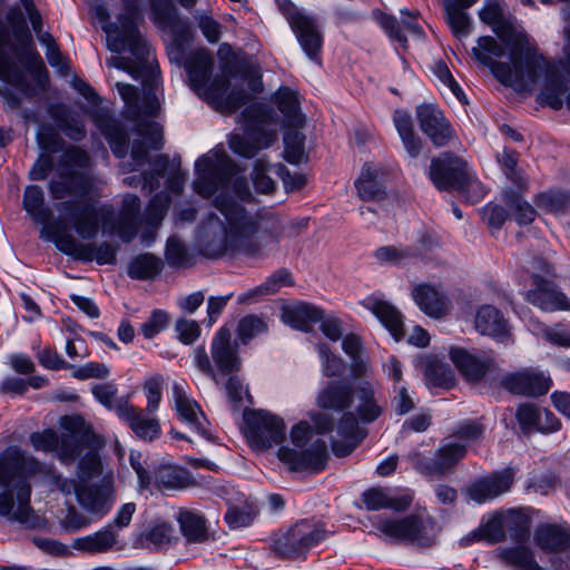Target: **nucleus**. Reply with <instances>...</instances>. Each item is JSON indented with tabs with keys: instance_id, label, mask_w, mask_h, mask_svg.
Returning a JSON list of instances; mask_svg holds the SVG:
<instances>
[{
	"instance_id": "nucleus-37",
	"label": "nucleus",
	"mask_w": 570,
	"mask_h": 570,
	"mask_svg": "<svg viewBox=\"0 0 570 570\" xmlns=\"http://www.w3.org/2000/svg\"><path fill=\"white\" fill-rule=\"evenodd\" d=\"M176 520L180 532L188 543H203L207 541L209 533L205 517L195 510L180 509Z\"/></svg>"
},
{
	"instance_id": "nucleus-29",
	"label": "nucleus",
	"mask_w": 570,
	"mask_h": 570,
	"mask_svg": "<svg viewBox=\"0 0 570 570\" xmlns=\"http://www.w3.org/2000/svg\"><path fill=\"white\" fill-rule=\"evenodd\" d=\"M386 171L377 165L365 164L355 181L358 196L363 200H382L385 191Z\"/></svg>"
},
{
	"instance_id": "nucleus-36",
	"label": "nucleus",
	"mask_w": 570,
	"mask_h": 570,
	"mask_svg": "<svg viewBox=\"0 0 570 570\" xmlns=\"http://www.w3.org/2000/svg\"><path fill=\"white\" fill-rule=\"evenodd\" d=\"M324 312L315 305L301 302L283 309L284 323L293 328L308 332L313 324L323 320Z\"/></svg>"
},
{
	"instance_id": "nucleus-62",
	"label": "nucleus",
	"mask_w": 570,
	"mask_h": 570,
	"mask_svg": "<svg viewBox=\"0 0 570 570\" xmlns=\"http://www.w3.org/2000/svg\"><path fill=\"white\" fill-rule=\"evenodd\" d=\"M504 200L509 208L513 210L514 218L519 224L527 225L534 220V208L529 203L522 200L518 195L505 194Z\"/></svg>"
},
{
	"instance_id": "nucleus-57",
	"label": "nucleus",
	"mask_w": 570,
	"mask_h": 570,
	"mask_svg": "<svg viewBox=\"0 0 570 570\" xmlns=\"http://www.w3.org/2000/svg\"><path fill=\"white\" fill-rule=\"evenodd\" d=\"M267 331V324L257 315L244 316L237 326V336L243 344H247L255 336Z\"/></svg>"
},
{
	"instance_id": "nucleus-45",
	"label": "nucleus",
	"mask_w": 570,
	"mask_h": 570,
	"mask_svg": "<svg viewBox=\"0 0 570 570\" xmlns=\"http://www.w3.org/2000/svg\"><path fill=\"white\" fill-rule=\"evenodd\" d=\"M301 129L302 128L285 127L283 136V157L292 165L305 164L308 160V154L305 148L306 137Z\"/></svg>"
},
{
	"instance_id": "nucleus-4",
	"label": "nucleus",
	"mask_w": 570,
	"mask_h": 570,
	"mask_svg": "<svg viewBox=\"0 0 570 570\" xmlns=\"http://www.w3.org/2000/svg\"><path fill=\"white\" fill-rule=\"evenodd\" d=\"M42 464L17 446L0 456V517L9 522L33 525L29 479L42 472Z\"/></svg>"
},
{
	"instance_id": "nucleus-25",
	"label": "nucleus",
	"mask_w": 570,
	"mask_h": 570,
	"mask_svg": "<svg viewBox=\"0 0 570 570\" xmlns=\"http://www.w3.org/2000/svg\"><path fill=\"white\" fill-rule=\"evenodd\" d=\"M376 528L386 537L395 540L410 541L421 546L431 543L425 525L416 515H407L400 520H380Z\"/></svg>"
},
{
	"instance_id": "nucleus-31",
	"label": "nucleus",
	"mask_w": 570,
	"mask_h": 570,
	"mask_svg": "<svg viewBox=\"0 0 570 570\" xmlns=\"http://www.w3.org/2000/svg\"><path fill=\"white\" fill-rule=\"evenodd\" d=\"M362 304L380 320L396 340L403 336V316L395 306L374 295L364 298Z\"/></svg>"
},
{
	"instance_id": "nucleus-28",
	"label": "nucleus",
	"mask_w": 570,
	"mask_h": 570,
	"mask_svg": "<svg viewBox=\"0 0 570 570\" xmlns=\"http://www.w3.org/2000/svg\"><path fill=\"white\" fill-rule=\"evenodd\" d=\"M358 416L354 412L345 411L338 423L337 434L343 441L335 440L333 442V452L337 456H345L350 454L358 443L364 439L365 433L360 428Z\"/></svg>"
},
{
	"instance_id": "nucleus-7",
	"label": "nucleus",
	"mask_w": 570,
	"mask_h": 570,
	"mask_svg": "<svg viewBox=\"0 0 570 570\" xmlns=\"http://www.w3.org/2000/svg\"><path fill=\"white\" fill-rule=\"evenodd\" d=\"M185 68L190 87L203 99L210 104L223 105L230 111L244 104L246 98L244 91L228 92L229 79L227 76L219 75L209 81L214 68V57L209 50L202 48L191 51L186 58Z\"/></svg>"
},
{
	"instance_id": "nucleus-17",
	"label": "nucleus",
	"mask_w": 570,
	"mask_h": 570,
	"mask_svg": "<svg viewBox=\"0 0 570 570\" xmlns=\"http://www.w3.org/2000/svg\"><path fill=\"white\" fill-rule=\"evenodd\" d=\"M55 239L58 249L75 259L82 262L96 261L99 265L116 263L118 247L108 242L82 244L76 240L67 230L63 235H57Z\"/></svg>"
},
{
	"instance_id": "nucleus-40",
	"label": "nucleus",
	"mask_w": 570,
	"mask_h": 570,
	"mask_svg": "<svg viewBox=\"0 0 570 570\" xmlns=\"http://www.w3.org/2000/svg\"><path fill=\"white\" fill-rule=\"evenodd\" d=\"M149 6L151 19L156 24L169 28L178 36L187 32L188 24L179 19L171 0H149Z\"/></svg>"
},
{
	"instance_id": "nucleus-15",
	"label": "nucleus",
	"mask_w": 570,
	"mask_h": 570,
	"mask_svg": "<svg viewBox=\"0 0 570 570\" xmlns=\"http://www.w3.org/2000/svg\"><path fill=\"white\" fill-rule=\"evenodd\" d=\"M23 209L31 216L36 224L42 225L40 237L53 242L57 235H63L68 228V225L72 226V222H65L60 214V223H52V213L49 207L45 205V194L40 186L30 185L27 186L23 191L22 199Z\"/></svg>"
},
{
	"instance_id": "nucleus-42",
	"label": "nucleus",
	"mask_w": 570,
	"mask_h": 570,
	"mask_svg": "<svg viewBox=\"0 0 570 570\" xmlns=\"http://www.w3.org/2000/svg\"><path fill=\"white\" fill-rule=\"evenodd\" d=\"M306 56L320 62L323 38L315 20L308 17L292 29Z\"/></svg>"
},
{
	"instance_id": "nucleus-56",
	"label": "nucleus",
	"mask_w": 570,
	"mask_h": 570,
	"mask_svg": "<svg viewBox=\"0 0 570 570\" xmlns=\"http://www.w3.org/2000/svg\"><path fill=\"white\" fill-rule=\"evenodd\" d=\"M95 397L107 409L114 411L118 415V406L128 405V400L117 397V387L111 383L97 384L92 387Z\"/></svg>"
},
{
	"instance_id": "nucleus-35",
	"label": "nucleus",
	"mask_w": 570,
	"mask_h": 570,
	"mask_svg": "<svg viewBox=\"0 0 570 570\" xmlns=\"http://www.w3.org/2000/svg\"><path fill=\"white\" fill-rule=\"evenodd\" d=\"M95 124L109 142L114 155L118 158L126 157L129 137L120 124L106 114H98Z\"/></svg>"
},
{
	"instance_id": "nucleus-32",
	"label": "nucleus",
	"mask_w": 570,
	"mask_h": 570,
	"mask_svg": "<svg viewBox=\"0 0 570 570\" xmlns=\"http://www.w3.org/2000/svg\"><path fill=\"white\" fill-rule=\"evenodd\" d=\"M401 22H399L395 17L389 14H382L379 21L385 32L405 48L407 43L405 31L416 37H421L423 36V30L417 22L419 11L410 12L404 9L401 10Z\"/></svg>"
},
{
	"instance_id": "nucleus-1",
	"label": "nucleus",
	"mask_w": 570,
	"mask_h": 570,
	"mask_svg": "<svg viewBox=\"0 0 570 570\" xmlns=\"http://www.w3.org/2000/svg\"><path fill=\"white\" fill-rule=\"evenodd\" d=\"M195 191L204 198L216 196L214 206L225 218L223 226L217 217H209L199 239L203 255L217 258L230 249L261 256L263 248L256 239L258 230L273 243L286 235V223L281 215L268 209L252 214L230 196L233 193L246 200L252 193L246 177L223 147L217 146L200 156L195 163Z\"/></svg>"
},
{
	"instance_id": "nucleus-21",
	"label": "nucleus",
	"mask_w": 570,
	"mask_h": 570,
	"mask_svg": "<svg viewBox=\"0 0 570 570\" xmlns=\"http://www.w3.org/2000/svg\"><path fill=\"white\" fill-rule=\"evenodd\" d=\"M416 118L421 130L436 147L445 146L455 135L440 108L433 104H423L416 108Z\"/></svg>"
},
{
	"instance_id": "nucleus-64",
	"label": "nucleus",
	"mask_w": 570,
	"mask_h": 570,
	"mask_svg": "<svg viewBox=\"0 0 570 570\" xmlns=\"http://www.w3.org/2000/svg\"><path fill=\"white\" fill-rule=\"evenodd\" d=\"M170 198L167 194L160 193L155 195L146 208V220L153 226L161 223L168 212Z\"/></svg>"
},
{
	"instance_id": "nucleus-52",
	"label": "nucleus",
	"mask_w": 570,
	"mask_h": 570,
	"mask_svg": "<svg viewBox=\"0 0 570 570\" xmlns=\"http://www.w3.org/2000/svg\"><path fill=\"white\" fill-rule=\"evenodd\" d=\"M471 540H484L490 544L501 542L505 539L502 514L493 515L485 524L471 533ZM470 540V538H466Z\"/></svg>"
},
{
	"instance_id": "nucleus-38",
	"label": "nucleus",
	"mask_w": 570,
	"mask_h": 570,
	"mask_svg": "<svg viewBox=\"0 0 570 570\" xmlns=\"http://www.w3.org/2000/svg\"><path fill=\"white\" fill-rule=\"evenodd\" d=\"M355 396L357 400L356 415L363 423H372L383 413L375 396V387L370 381H361L355 386Z\"/></svg>"
},
{
	"instance_id": "nucleus-53",
	"label": "nucleus",
	"mask_w": 570,
	"mask_h": 570,
	"mask_svg": "<svg viewBox=\"0 0 570 570\" xmlns=\"http://www.w3.org/2000/svg\"><path fill=\"white\" fill-rule=\"evenodd\" d=\"M498 161L505 177L519 189L525 188L527 179L523 171L518 168V155L513 150L504 149L498 155Z\"/></svg>"
},
{
	"instance_id": "nucleus-5",
	"label": "nucleus",
	"mask_w": 570,
	"mask_h": 570,
	"mask_svg": "<svg viewBox=\"0 0 570 570\" xmlns=\"http://www.w3.org/2000/svg\"><path fill=\"white\" fill-rule=\"evenodd\" d=\"M157 86L158 83L153 87L144 86L147 92L140 105L138 89L135 86L125 82L116 83V88L128 108L130 118L137 121L135 132L138 138L134 140L130 153L132 163H121L120 166L124 173L136 170L137 167L144 165L149 149L157 150L163 147L161 126L154 120L145 119V117L156 116L159 109V101L151 92Z\"/></svg>"
},
{
	"instance_id": "nucleus-9",
	"label": "nucleus",
	"mask_w": 570,
	"mask_h": 570,
	"mask_svg": "<svg viewBox=\"0 0 570 570\" xmlns=\"http://www.w3.org/2000/svg\"><path fill=\"white\" fill-rule=\"evenodd\" d=\"M62 428L72 430L76 435L65 438L61 462L71 464L86 450L78 463V478L88 481L101 474V461L99 450L104 446L102 440L94 432L91 425L79 415L65 416Z\"/></svg>"
},
{
	"instance_id": "nucleus-46",
	"label": "nucleus",
	"mask_w": 570,
	"mask_h": 570,
	"mask_svg": "<svg viewBox=\"0 0 570 570\" xmlns=\"http://www.w3.org/2000/svg\"><path fill=\"white\" fill-rule=\"evenodd\" d=\"M534 541L543 550L561 551L568 548L570 538L563 528L556 524H543L535 530Z\"/></svg>"
},
{
	"instance_id": "nucleus-48",
	"label": "nucleus",
	"mask_w": 570,
	"mask_h": 570,
	"mask_svg": "<svg viewBox=\"0 0 570 570\" xmlns=\"http://www.w3.org/2000/svg\"><path fill=\"white\" fill-rule=\"evenodd\" d=\"M499 558L518 570H544L534 560L532 551L523 546L499 548Z\"/></svg>"
},
{
	"instance_id": "nucleus-59",
	"label": "nucleus",
	"mask_w": 570,
	"mask_h": 570,
	"mask_svg": "<svg viewBox=\"0 0 570 570\" xmlns=\"http://www.w3.org/2000/svg\"><path fill=\"white\" fill-rule=\"evenodd\" d=\"M6 20L11 28L13 38L18 42L23 43L30 40V33L24 14L18 6H13L8 10Z\"/></svg>"
},
{
	"instance_id": "nucleus-27",
	"label": "nucleus",
	"mask_w": 570,
	"mask_h": 570,
	"mask_svg": "<svg viewBox=\"0 0 570 570\" xmlns=\"http://www.w3.org/2000/svg\"><path fill=\"white\" fill-rule=\"evenodd\" d=\"M173 397L179 417L189 424L198 434L209 439L210 434L202 422V420H205L204 413L199 404L187 394L183 384L177 382L173 384Z\"/></svg>"
},
{
	"instance_id": "nucleus-13",
	"label": "nucleus",
	"mask_w": 570,
	"mask_h": 570,
	"mask_svg": "<svg viewBox=\"0 0 570 570\" xmlns=\"http://www.w3.org/2000/svg\"><path fill=\"white\" fill-rule=\"evenodd\" d=\"M245 420L246 438L254 451L264 452L283 442L285 424L277 415L258 410L246 414Z\"/></svg>"
},
{
	"instance_id": "nucleus-44",
	"label": "nucleus",
	"mask_w": 570,
	"mask_h": 570,
	"mask_svg": "<svg viewBox=\"0 0 570 570\" xmlns=\"http://www.w3.org/2000/svg\"><path fill=\"white\" fill-rule=\"evenodd\" d=\"M164 268L163 261L150 253L134 257L127 267V274L132 279L153 281L159 276Z\"/></svg>"
},
{
	"instance_id": "nucleus-47",
	"label": "nucleus",
	"mask_w": 570,
	"mask_h": 570,
	"mask_svg": "<svg viewBox=\"0 0 570 570\" xmlns=\"http://www.w3.org/2000/svg\"><path fill=\"white\" fill-rule=\"evenodd\" d=\"M76 435L72 430H66L61 435L53 430H45L42 432H33L30 434V443L37 451L57 452L58 459L61 461L65 438Z\"/></svg>"
},
{
	"instance_id": "nucleus-19",
	"label": "nucleus",
	"mask_w": 570,
	"mask_h": 570,
	"mask_svg": "<svg viewBox=\"0 0 570 570\" xmlns=\"http://www.w3.org/2000/svg\"><path fill=\"white\" fill-rule=\"evenodd\" d=\"M523 296L546 312L570 311V299L550 279L540 275L532 276L531 288Z\"/></svg>"
},
{
	"instance_id": "nucleus-14",
	"label": "nucleus",
	"mask_w": 570,
	"mask_h": 570,
	"mask_svg": "<svg viewBox=\"0 0 570 570\" xmlns=\"http://www.w3.org/2000/svg\"><path fill=\"white\" fill-rule=\"evenodd\" d=\"M465 454V445L446 442L442 443L433 455L415 450L409 453L407 460L421 474L443 476L451 473Z\"/></svg>"
},
{
	"instance_id": "nucleus-11",
	"label": "nucleus",
	"mask_w": 570,
	"mask_h": 570,
	"mask_svg": "<svg viewBox=\"0 0 570 570\" xmlns=\"http://www.w3.org/2000/svg\"><path fill=\"white\" fill-rule=\"evenodd\" d=\"M210 355L204 346L194 350L193 361L199 372L210 377L216 385L222 383V374L239 372L242 360L238 355L237 343L232 342V332L228 327H220L214 335L210 344Z\"/></svg>"
},
{
	"instance_id": "nucleus-12",
	"label": "nucleus",
	"mask_w": 570,
	"mask_h": 570,
	"mask_svg": "<svg viewBox=\"0 0 570 570\" xmlns=\"http://www.w3.org/2000/svg\"><path fill=\"white\" fill-rule=\"evenodd\" d=\"M325 537L326 530L321 522L302 520L276 535L273 550L281 558H305Z\"/></svg>"
},
{
	"instance_id": "nucleus-22",
	"label": "nucleus",
	"mask_w": 570,
	"mask_h": 570,
	"mask_svg": "<svg viewBox=\"0 0 570 570\" xmlns=\"http://www.w3.org/2000/svg\"><path fill=\"white\" fill-rule=\"evenodd\" d=\"M514 481V470L505 468L501 471L490 473L472 482L466 490L471 500L476 503H484L508 492Z\"/></svg>"
},
{
	"instance_id": "nucleus-33",
	"label": "nucleus",
	"mask_w": 570,
	"mask_h": 570,
	"mask_svg": "<svg viewBox=\"0 0 570 570\" xmlns=\"http://www.w3.org/2000/svg\"><path fill=\"white\" fill-rule=\"evenodd\" d=\"M355 389L344 381H332L322 389L316 397V404L325 410L345 411L351 407Z\"/></svg>"
},
{
	"instance_id": "nucleus-58",
	"label": "nucleus",
	"mask_w": 570,
	"mask_h": 570,
	"mask_svg": "<svg viewBox=\"0 0 570 570\" xmlns=\"http://www.w3.org/2000/svg\"><path fill=\"white\" fill-rule=\"evenodd\" d=\"M448 23L458 39L465 38L470 33V20L468 14L456 6L446 3Z\"/></svg>"
},
{
	"instance_id": "nucleus-30",
	"label": "nucleus",
	"mask_w": 570,
	"mask_h": 570,
	"mask_svg": "<svg viewBox=\"0 0 570 570\" xmlns=\"http://www.w3.org/2000/svg\"><path fill=\"white\" fill-rule=\"evenodd\" d=\"M413 497L410 493L394 494L386 488H371L363 492L362 501L370 511L392 509L405 511L412 503Z\"/></svg>"
},
{
	"instance_id": "nucleus-8",
	"label": "nucleus",
	"mask_w": 570,
	"mask_h": 570,
	"mask_svg": "<svg viewBox=\"0 0 570 570\" xmlns=\"http://www.w3.org/2000/svg\"><path fill=\"white\" fill-rule=\"evenodd\" d=\"M243 134H232L229 148L245 158H254L278 139V117L267 105L252 104L243 111Z\"/></svg>"
},
{
	"instance_id": "nucleus-10",
	"label": "nucleus",
	"mask_w": 570,
	"mask_h": 570,
	"mask_svg": "<svg viewBox=\"0 0 570 570\" xmlns=\"http://www.w3.org/2000/svg\"><path fill=\"white\" fill-rule=\"evenodd\" d=\"M312 434L311 425L301 421L291 431L294 448H279L277 456L288 465L289 470L318 472L325 468L327 461L326 442L321 439L311 441Z\"/></svg>"
},
{
	"instance_id": "nucleus-50",
	"label": "nucleus",
	"mask_w": 570,
	"mask_h": 570,
	"mask_svg": "<svg viewBox=\"0 0 570 570\" xmlns=\"http://www.w3.org/2000/svg\"><path fill=\"white\" fill-rule=\"evenodd\" d=\"M502 514L505 537L509 535L517 542L525 541L530 535V520L518 511H509Z\"/></svg>"
},
{
	"instance_id": "nucleus-61",
	"label": "nucleus",
	"mask_w": 570,
	"mask_h": 570,
	"mask_svg": "<svg viewBox=\"0 0 570 570\" xmlns=\"http://www.w3.org/2000/svg\"><path fill=\"white\" fill-rule=\"evenodd\" d=\"M164 384L165 380L160 374L150 376L144 383L142 390L147 399L146 409L149 413H155L158 410L163 396Z\"/></svg>"
},
{
	"instance_id": "nucleus-54",
	"label": "nucleus",
	"mask_w": 570,
	"mask_h": 570,
	"mask_svg": "<svg viewBox=\"0 0 570 570\" xmlns=\"http://www.w3.org/2000/svg\"><path fill=\"white\" fill-rule=\"evenodd\" d=\"M124 10L117 17L116 23H120L127 31L129 39L137 41V20L141 17L140 0H122Z\"/></svg>"
},
{
	"instance_id": "nucleus-41",
	"label": "nucleus",
	"mask_w": 570,
	"mask_h": 570,
	"mask_svg": "<svg viewBox=\"0 0 570 570\" xmlns=\"http://www.w3.org/2000/svg\"><path fill=\"white\" fill-rule=\"evenodd\" d=\"M116 543L117 533L111 525H107L92 534L76 538L71 547L78 551L97 554L111 550Z\"/></svg>"
},
{
	"instance_id": "nucleus-51",
	"label": "nucleus",
	"mask_w": 570,
	"mask_h": 570,
	"mask_svg": "<svg viewBox=\"0 0 570 570\" xmlns=\"http://www.w3.org/2000/svg\"><path fill=\"white\" fill-rule=\"evenodd\" d=\"M165 258L167 264L173 268L189 267L193 265L186 245L177 236H170L167 239Z\"/></svg>"
},
{
	"instance_id": "nucleus-20",
	"label": "nucleus",
	"mask_w": 570,
	"mask_h": 570,
	"mask_svg": "<svg viewBox=\"0 0 570 570\" xmlns=\"http://www.w3.org/2000/svg\"><path fill=\"white\" fill-rule=\"evenodd\" d=\"M118 417L136 438L146 442L157 440L161 434L160 421L155 413H149L147 409H140L131 403L118 406Z\"/></svg>"
},
{
	"instance_id": "nucleus-39",
	"label": "nucleus",
	"mask_w": 570,
	"mask_h": 570,
	"mask_svg": "<svg viewBox=\"0 0 570 570\" xmlns=\"http://www.w3.org/2000/svg\"><path fill=\"white\" fill-rule=\"evenodd\" d=\"M274 102L284 116L285 127L304 128L306 118L301 112L297 94L288 87H281L274 95Z\"/></svg>"
},
{
	"instance_id": "nucleus-43",
	"label": "nucleus",
	"mask_w": 570,
	"mask_h": 570,
	"mask_svg": "<svg viewBox=\"0 0 570 570\" xmlns=\"http://www.w3.org/2000/svg\"><path fill=\"white\" fill-rule=\"evenodd\" d=\"M155 485L159 490H184L196 485V481L189 471L165 465L154 473Z\"/></svg>"
},
{
	"instance_id": "nucleus-24",
	"label": "nucleus",
	"mask_w": 570,
	"mask_h": 570,
	"mask_svg": "<svg viewBox=\"0 0 570 570\" xmlns=\"http://www.w3.org/2000/svg\"><path fill=\"white\" fill-rule=\"evenodd\" d=\"M450 357L462 376L469 382H479L499 370L492 357L484 354H473L464 348H452Z\"/></svg>"
},
{
	"instance_id": "nucleus-49",
	"label": "nucleus",
	"mask_w": 570,
	"mask_h": 570,
	"mask_svg": "<svg viewBox=\"0 0 570 570\" xmlns=\"http://www.w3.org/2000/svg\"><path fill=\"white\" fill-rule=\"evenodd\" d=\"M175 539V529L167 522H157L146 529L140 541L146 548L160 549L171 543Z\"/></svg>"
},
{
	"instance_id": "nucleus-2",
	"label": "nucleus",
	"mask_w": 570,
	"mask_h": 570,
	"mask_svg": "<svg viewBox=\"0 0 570 570\" xmlns=\"http://www.w3.org/2000/svg\"><path fill=\"white\" fill-rule=\"evenodd\" d=\"M479 17L490 24L495 35L510 48L511 62L494 60L503 56L504 49L490 36L479 38L478 47L472 49L473 56L489 67L493 76L505 86L524 89L535 83L540 75H544L542 99L552 109H561L562 96L568 88L559 65L547 60L538 55L534 48L528 46L525 36L515 30L498 2L487 3L479 12Z\"/></svg>"
},
{
	"instance_id": "nucleus-23",
	"label": "nucleus",
	"mask_w": 570,
	"mask_h": 570,
	"mask_svg": "<svg viewBox=\"0 0 570 570\" xmlns=\"http://www.w3.org/2000/svg\"><path fill=\"white\" fill-rule=\"evenodd\" d=\"M501 386L515 395L535 397L548 393L551 381L541 372L533 368H524L503 376L501 379Z\"/></svg>"
},
{
	"instance_id": "nucleus-55",
	"label": "nucleus",
	"mask_w": 570,
	"mask_h": 570,
	"mask_svg": "<svg viewBox=\"0 0 570 570\" xmlns=\"http://www.w3.org/2000/svg\"><path fill=\"white\" fill-rule=\"evenodd\" d=\"M416 256V252L407 246H382L374 252V257L382 264L400 265Z\"/></svg>"
},
{
	"instance_id": "nucleus-26",
	"label": "nucleus",
	"mask_w": 570,
	"mask_h": 570,
	"mask_svg": "<svg viewBox=\"0 0 570 570\" xmlns=\"http://www.w3.org/2000/svg\"><path fill=\"white\" fill-rule=\"evenodd\" d=\"M475 330L481 335L493 337L500 343L512 342L510 326L500 309L493 305H482L476 309Z\"/></svg>"
},
{
	"instance_id": "nucleus-16",
	"label": "nucleus",
	"mask_w": 570,
	"mask_h": 570,
	"mask_svg": "<svg viewBox=\"0 0 570 570\" xmlns=\"http://www.w3.org/2000/svg\"><path fill=\"white\" fill-rule=\"evenodd\" d=\"M468 164L452 153H444L431 160L430 179L439 190L462 189L468 181Z\"/></svg>"
},
{
	"instance_id": "nucleus-60",
	"label": "nucleus",
	"mask_w": 570,
	"mask_h": 570,
	"mask_svg": "<svg viewBox=\"0 0 570 570\" xmlns=\"http://www.w3.org/2000/svg\"><path fill=\"white\" fill-rule=\"evenodd\" d=\"M256 514V509L249 504L230 505L225 513V521L232 529L243 528L249 525Z\"/></svg>"
},
{
	"instance_id": "nucleus-63",
	"label": "nucleus",
	"mask_w": 570,
	"mask_h": 570,
	"mask_svg": "<svg viewBox=\"0 0 570 570\" xmlns=\"http://www.w3.org/2000/svg\"><path fill=\"white\" fill-rule=\"evenodd\" d=\"M217 386L224 390L228 400L235 405L240 403L243 395L247 393L238 372L222 374V383Z\"/></svg>"
},
{
	"instance_id": "nucleus-18",
	"label": "nucleus",
	"mask_w": 570,
	"mask_h": 570,
	"mask_svg": "<svg viewBox=\"0 0 570 570\" xmlns=\"http://www.w3.org/2000/svg\"><path fill=\"white\" fill-rule=\"evenodd\" d=\"M115 500V490L112 481L109 478H104L96 484H82L77 491L79 505L97 520L108 514Z\"/></svg>"
},
{
	"instance_id": "nucleus-6",
	"label": "nucleus",
	"mask_w": 570,
	"mask_h": 570,
	"mask_svg": "<svg viewBox=\"0 0 570 570\" xmlns=\"http://www.w3.org/2000/svg\"><path fill=\"white\" fill-rule=\"evenodd\" d=\"M107 35V47L110 51L119 53L129 50L135 60L121 56H112L107 66L127 71L134 79L141 80L142 86L153 87L158 81V67L154 65V57L147 41L137 29V41L129 39L126 29L120 23H109L104 27Z\"/></svg>"
},
{
	"instance_id": "nucleus-3",
	"label": "nucleus",
	"mask_w": 570,
	"mask_h": 570,
	"mask_svg": "<svg viewBox=\"0 0 570 570\" xmlns=\"http://www.w3.org/2000/svg\"><path fill=\"white\" fill-rule=\"evenodd\" d=\"M91 166L90 156L78 146L62 150L57 164L50 154H40L33 163L29 178L45 180L55 170L57 177L48 184L55 205L65 222H72L77 234L83 239L95 238L99 232V220L95 202L101 197L102 180L82 170Z\"/></svg>"
},
{
	"instance_id": "nucleus-34",
	"label": "nucleus",
	"mask_w": 570,
	"mask_h": 570,
	"mask_svg": "<svg viewBox=\"0 0 570 570\" xmlns=\"http://www.w3.org/2000/svg\"><path fill=\"white\" fill-rule=\"evenodd\" d=\"M412 297L421 311L431 317L440 318L449 311L448 298L431 285H416L412 291Z\"/></svg>"
}]
</instances>
